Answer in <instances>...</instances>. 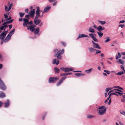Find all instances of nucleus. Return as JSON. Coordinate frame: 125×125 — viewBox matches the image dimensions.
Returning a JSON list of instances; mask_svg holds the SVG:
<instances>
[{
  "label": "nucleus",
  "mask_w": 125,
  "mask_h": 125,
  "mask_svg": "<svg viewBox=\"0 0 125 125\" xmlns=\"http://www.w3.org/2000/svg\"><path fill=\"white\" fill-rule=\"evenodd\" d=\"M92 68H91L87 70H85V72H86L88 73H90L92 71Z\"/></svg>",
  "instance_id": "nucleus-31"
},
{
  "label": "nucleus",
  "mask_w": 125,
  "mask_h": 125,
  "mask_svg": "<svg viewBox=\"0 0 125 125\" xmlns=\"http://www.w3.org/2000/svg\"><path fill=\"white\" fill-rule=\"evenodd\" d=\"M58 79V78L51 77L49 79V83H53L55 82L56 80Z\"/></svg>",
  "instance_id": "nucleus-7"
},
{
  "label": "nucleus",
  "mask_w": 125,
  "mask_h": 125,
  "mask_svg": "<svg viewBox=\"0 0 125 125\" xmlns=\"http://www.w3.org/2000/svg\"><path fill=\"white\" fill-rule=\"evenodd\" d=\"M6 35V33L5 32V31L2 32L0 35V39H1L2 41H3Z\"/></svg>",
  "instance_id": "nucleus-6"
},
{
  "label": "nucleus",
  "mask_w": 125,
  "mask_h": 125,
  "mask_svg": "<svg viewBox=\"0 0 125 125\" xmlns=\"http://www.w3.org/2000/svg\"><path fill=\"white\" fill-rule=\"evenodd\" d=\"M97 33L98 34L99 37V38H101L102 37L103 34V33L101 32H97Z\"/></svg>",
  "instance_id": "nucleus-27"
},
{
  "label": "nucleus",
  "mask_w": 125,
  "mask_h": 125,
  "mask_svg": "<svg viewBox=\"0 0 125 125\" xmlns=\"http://www.w3.org/2000/svg\"><path fill=\"white\" fill-rule=\"evenodd\" d=\"M97 29L99 31L101 32L102 31L104 30L105 29V28L104 27H102L100 25L97 27Z\"/></svg>",
  "instance_id": "nucleus-13"
},
{
  "label": "nucleus",
  "mask_w": 125,
  "mask_h": 125,
  "mask_svg": "<svg viewBox=\"0 0 125 125\" xmlns=\"http://www.w3.org/2000/svg\"><path fill=\"white\" fill-rule=\"evenodd\" d=\"M109 37H108L107 39L105 40V42H107L110 41V40L109 39Z\"/></svg>",
  "instance_id": "nucleus-38"
},
{
  "label": "nucleus",
  "mask_w": 125,
  "mask_h": 125,
  "mask_svg": "<svg viewBox=\"0 0 125 125\" xmlns=\"http://www.w3.org/2000/svg\"><path fill=\"white\" fill-rule=\"evenodd\" d=\"M124 72L123 71H120L118 73H116L115 74L117 75H121L122 74H124Z\"/></svg>",
  "instance_id": "nucleus-28"
},
{
  "label": "nucleus",
  "mask_w": 125,
  "mask_h": 125,
  "mask_svg": "<svg viewBox=\"0 0 125 125\" xmlns=\"http://www.w3.org/2000/svg\"><path fill=\"white\" fill-rule=\"evenodd\" d=\"M13 21V19H12L11 21H8L3 23L2 24V25L0 27V29L2 30H4V31L5 30V29L8 27V25L7 24L11 23Z\"/></svg>",
  "instance_id": "nucleus-4"
},
{
  "label": "nucleus",
  "mask_w": 125,
  "mask_h": 125,
  "mask_svg": "<svg viewBox=\"0 0 125 125\" xmlns=\"http://www.w3.org/2000/svg\"><path fill=\"white\" fill-rule=\"evenodd\" d=\"M36 10L35 12L36 16L35 17L34 22L36 25H38L40 22L41 20L40 19H38V18L40 17L42 18L43 16V12H42L41 14H40V12H41L39 7H36Z\"/></svg>",
  "instance_id": "nucleus-1"
},
{
  "label": "nucleus",
  "mask_w": 125,
  "mask_h": 125,
  "mask_svg": "<svg viewBox=\"0 0 125 125\" xmlns=\"http://www.w3.org/2000/svg\"><path fill=\"white\" fill-rule=\"evenodd\" d=\"M4 18L5 19H7L8 17V15L5 14H4Z\"/></svg>",
  "instance_id": "nucleus-54"
},
{
  "label": "nucleus",
  "mask_w": 125,
  "mask_h": 125,
  "mask_svg": "<svg viewBox=\"0 0 125 125\" xmlns=\"http://www.w3.org/2000/svg\"><path fill=\"white\" fill-rule=\"evenodd\" d=\"M92 43L93 44L94 48L99 49H101V47L98 44L95 43L93 41H92Z\"/></svg>",
  "instance_id": "nucleus-9"
},
{
  "label": "nucleus",
  "mask_w": 125,
  "mask_h": 125,
  "mask_svg": "<svg viewBox=\"0 0 125 125\" xmlns=\"http://www.w3.org/2000/svg\"><path fill=\"white\" fill-rule=\"evenodd\" d=\"M120 67L121 69L123 70L124 71V72L125 73V70L124 67L122 65H121L120 66Z\"/></svg>",
  "instance_id": "nucleus-41"
},
{
  "label": "nucleus",
  "mask_w": 125,
  "mask_h": 125,
  "mask_svg": "<svg viewBox=\"0 0 125 125\" xmlns=\"http://www.w3.org/2000/svg\"><path fill=\"white\" fill-rule=\"evenodd\" d=\"M98 110V114L100 115H102L104 114L106 111V108L104 106L99 107Z\"/></svg>",
  "instance_id": "nucleus-3"
},
{
  "label": "nucleus",
  "mask_w": 125,
  "mask_h": 125,
  "mask_svg": "<svg viewBox=\"0 0 125 125\" xmlns=\"http://www.w3.org/2000/svg\"><path fill=\"white\" fill-rule=\"evenodd\" d=\"M23 25L24 27H27L29 26L28 23H26L24 22L23 23Z\"/></svg>",
  "instance_id": "nucleus-32"
},
{
  "label": "nucleus",
  "mask_w": 125,
  "mask_h": 125,
  "mask_svg": "<svg viewBox=\"0 0 125 125\" xmlns=\"http://www.w3.org/2000/svg\"><path fill=\"white\" fill-rule=\"evenodd\" d=\"M94 117V116L92 115H88L87 116V117L88 118H93Z\"/></svg>",
  "instance_id": "nucleus-37"
},
{
  "label": "nucleus",
  "mask_w": 125,
  "mask_h": 125,
  "mask_svg": "<svg viewBox=\"0 0 125 125\" xmlns=\"http://www.w3.org/2000/svg\"><path fill=\"white\" fill-rule=\"evenodd\" d=\"M4 107H8L10 105V101L9 100H7V101L4 102Z\"/></svg>",
  "instance_id": "nucleus-14"
},
{
  "label": "nucleus",
  "mask_w": 125,
  "mask_h": 125,
  "mask_svg": "<svg viewBox=\"0 0 125 125\" xmlns=\"http://www.w3.org/2000/svg\"><path fill=\"white\" fill-rule=\"evenodd\" d=\"M5 11L8 12V8L6 6L5 7Z\"/></svg>",
  "instance_id": "nucleus-51"
},
{
  "label": "nucleus",
  "mask_w": 125,
  "mask_h": 125,
  "mask_svg": "<svg viewBox=\"0 0 125 125\" xmlns=\"http://www.w3.org/2000/svg\"><path fill=\"white\" fill-rule=\"evenodd\" d=\"M53 51L55 53L57 52L54 56H55L58 59H59L61 58V55L63 53L64 50L63 49H62L61 50H59L58 51V49H54Z\"/></svg>",
  "instance_id": "nucleus-2"
},
{
  "label": "nucleus",
  "mask_w": 125,
  "mask_h": 125,
  "mask_svg": "<svg viewBox=\"0 0 125 125\" xmlns=\"http://www.w3.org/2000/svg\"><path fill=\"white\" fill-rule=\"evenodd\" d=\"M28 10L27 9H26L25 10V12L26 13H27L28 12Z\"/></svg>",
  "instance_id": "nucleus-63"
},
{
  "label": "nucleus",
  "mask_w": 125,
  "mask_h": 125,
  "mask_svg": "<svg viewBox=\"0 0 125 125\" xmlns=\"http://www.w3.org/2000/svg\"><path fill=\"white\" fill-rule=\"evenodd\" d=\"M11 17L10 16L8 18L6 19V21H11Z\"/></svg>",
  "instance_id": "nucleus-45"
},
{
  "label": "nucleus",
  "mask_w": 125,
  "mask_h": 125,
  "mask_svg": "<svg viewBox=\"0 0 125 125\" xmlns=\"http://www.w3.org/2000/svg\"><path fill=\"white\" fill-rule=\"evenodd\" d=\"M56 0H49V1L50 3H52L54 2Z\"/></svg>",
  "instance_id": "nucleus-53"
},
{
  "label": "nucleus",
  "mask_w": 125,
  "mask_h": 125,
  "mask_svg": "<svg viewBox=\"0 0 125 125\" xmlns=\"http://www.w3.org/2000/svg\"><path fill=\"white\" fill-rule=\"evenodd\" d=\"M125 22V21L124 20H122L120 21L119 22V23H123Z\"/></svg>",
  "instance_id": "nucleus-55"
},
{
  "label": "nucleus",
  "mask_w": 125,
  "mask_h": 125,
  "mask_svg": "<svg viewBox=\"0 0 125 125\" xmlns=\"http://www.w3.org/2000/svg\"><path fill=\"white\" fill-rule=\"evenodd\" d=\"M32 21H30L29 22H28V24L29 25H32Z\"/></svg>",
  "instance_id": "nucleus-50"
},
{
  "label": "nucleus",
  "mask_w": 125,
  "mask_h": 125,
  "mask_svg": "<svg viewBox=\"0 0 125 125\" xmlns=\"http://www.w3.org/2000/svg\"><path fill=\"white\" fill-rule=\"evenodd\" d=\"M13 6L12 3H11L9 7L8 12L11 9L12 7Z\"/></svg>",
  "instance_id": "nucleus-33"
},
{
  "label": "nucleus",
  "mask_w": 125,
  "mask_h": 125,
  "mask_svg": "<svg viewBox=\"0 0 125 125\" xmlns=\"http://www.w3.org/2000/svg\"><path fill=\"white\" fill-rule=\"evenodd\" d=\"M84 37H87L88 38L89 37L87 35L84 34H80L79 35V36L77 38V39H78L79 38Z\"/></svg>",
  "instance_id": "nucleus-12"
},
{
  "label": "nucleus",
  "mask_w": 125,
  "mask_h": 125,
  "mask_svg": "<svg viewBox=\"0 0 125 125\" xmlns=\"http://www.w3.org/2000/svg\"><path fill=\"white\" fill-rule=\"evenodd\" d=\"M111 99L110 98V100H109V102H108V105H110L111 103Z\"/></svg>",
  "instance_id": "nucleus-61"
},
{
  "label": "nucleus",
  "mask_w": 125,
  "mask_h": 125,
  "mask_svg": "<svg viewBox=\"0 0 125 125\" xmlns=\"http://www.w3.org/2000/svg\"><path fill=\"white\" fill-rule=\"evenodd\" d=\"M3 103H2L1 101H0V108L1 107Z\"/></svg>",
  "instance_id": "nucleus-58"
},
{
  "label": "nucleus",
  "mask_w": 125,
  "mask_h": 125,
  "mask_svg": "<svg viewBox=\"0 0 125 125\" xmlns=\"http://www.w3.org/2000/svg\"><path fill=\"white\" fill-rule=\"evenodd\" d=\"M116 93L115 92V93H110L109 95V97H110L112 95H115L116 94Z\"/></svg>",
  "instance_id": "nucleus-43"
},
{
  "label": "nucleus",
  "mask_w": 125,
  "mask_h": 125,
  "mask_svg": "<svg viewBox=\"0 0 125 125\" xmlns=\"http://www.w3.org/2000/svg\"><path fill=\"white\" fill-rule=\"evenodd\" d=\"M121 113L125 116V112L123 111L121 112Z\"/></svg>",
  "instance_id": "nucleus-56"
},
{
  "label": "nucleus",
  "mask_w": 125,
  "mask_h": 125,
  "mask_svg": "<svg viewBox=\"0 0 125 125\" xmlns=\"http://www.w3.org/2000/svg\"><path fill=\"white\" fill-rule=\"evenodd\" d=\"M60 70L63 71L65 72V68H64L63 67H61L60 68Z\"/></svg>",
  "instance_id": "nucleus-40"
},
{
  "label": "nucleus",
  "mask_w": 125,
  "mask_h": 125,
  "mask_svg": "<svg viewBox=\"0 0 125 125\" xmlns=\"http://www.w3.org/2000/svg\"><path fill=\"white\" fill-rule=\"evenodd\" d=\"M66 75V73H61L60 74V76H65Z\"/></svg>",
  "instance_id": "nucleus-52"
},
{
  "label": "nucleus",
  "mask_w": 125,
  "mask_h": 125,
  "mask_svg": "<svg viewBox=\"0 0 125 125\" xmlns=\"http://www.w3.org/2000/svg\"><path fill=\"white\" fill-rule=\"evenodd\" d=\"M98 22L100 23L102 25L106 23V22L105 21H102L100 20H98Z\"/></svg>",
  "instance_id": "nucleus-29"
},
{
  "label": "nucleus",
  "mask_w": 125,
  "mask_h": 125,
  "mask_svg": "<svg viewBox=\"0 0 125 125\" xmlns=\"http://www.w3.org/2000/svg\"><path fill=\"white\" fill-rule=\"evenodd\" d=\"M5 96V94L2 91H0V98H2Z\"/></svg>",
  "instance_id": "nucleus-19"
},
{
  "label": "nucleus",
  "mask_w": 125,
  "mask_h": 125,
  "mask_svg": "<svg viewBox=\"0 0 125 125\" xmlns=\"http://www.w3.org/2000/svg\"><path fill=\"white\" fill-rule=\"evenodd\" d=\"M88 31L89 32L94 33L95 32V31L94 29L90 27L89 28Z\"/></svg>",
  "instance_id": "nucleus-25"
},
{
  "label": "nucleus",
  "mask_w": 125,
  "mask_h": 125,
  "mask_svg": "<svg viewBox=\"0 0 125 125\" xmlns=\"http://www.w3.org/2000/svg\"><path fill=\"white\" fill-rule=\"evenodd\" d=\"M54 69L56 73H59L60 70L57 67L54 68Z\"/></svg>",
  "instance_id": "nucleus-26"
},
{
  "label": "nucleus",
  "mask_w": 125,
  "mask_h": 125,
  "mask_svg": "<svg viewBox=\"0 0 125 125\" xmlns=\"http://www.w3.org/2000/svg\"><path fill=\"white\" fill-rule=\"evenodd\" d=\"M24 22L26 23H28L29 20L27 19L26 18H24L23 19Z\"/></svg>",
  "instance_id": "nucleus-34"
},
{
  "label": "nucleus",
  "mask_w": 125,
  "mask_h": 125,
  "mask_svg": "<svg viewBox=\"0 0 125 125\" xmlns=\"http://www.w3.org/2000/svg\"><path fill=\"white\" fill-rule=\"evenodd\" d=\"M103 74L104 76H107V74L106 73H103Z\"/></svg>",
  "instance_id": "nucleus-64"
},
{
  "label": "nucleus",
  "mask_w": 125,
  "mask_h": 125,
  "mask_svg": "<svg viewBox=\"0 0 125 125\" xmlns=\"http://www.w3.org/2000/svg\"><path fill=\"white\" fill-rule=\"evenodd\" d=\"M88 49L89 51L91 52H93L95 51V49H94L93 47V48L91 47H89Z\"/></svg>",
  "instance_id": "nucleus-20"
},
{
  "label": "nucleus",
  "mask_w": 125,
  "mask_h": 125,
  "mask_svg": "<svg viewBox=\"0 0 125 125\" xmlns=\"http://www.w3.org/2000/svg\"><path fill=\"white\" fill-rule=\"evenodd\" d=\"M72 73H66V75H67L69 74H72Z\"/></svg>",
  "instance_id": "nucleus-57"
},
{
  "label": "nucleus",
  "mask_w": 125,
  "mask_h": 125,
  "mask_svg": "<svg viewBox=\"0 0 125 125\" xmlns=\"http://www.w3.org/2000/svg\"><path fill=\"white\" fill-rule=\"evenodd\" d=\"M115 92L116 93L118 94H119L120 95H123L122 93H121L119 92L115 91Z\"/></svg>",
  "instance_id": "nucleus-46"
},
{
  "label": "nucleus",
  "mask_w": 125,
  "mask_h": 125,
  "mask_svg": "<svg viewBox=\"0 0 125 125\" xmlns=\"http://www.w3.org/2000/svg\"><path fill=\"white\" fill-rule=\"evenodd\" d=\"M109 98L110 97H109L108 98H107V99L105 100L104 102L105 103H106L107 101L109 100Z\"/></svg>",
  "instance_id": "nucleus-60"
},
{
  "label": "nucleus",
  "mask_w": 125,
  "mask_h": 125,
  "mask_svg": "<svg viewBox=\"0 0 125 125\" xmlns=\"http://www.w3.org/2000/svg\"><path fill=\"white\" fill-rule=\"evenodd\" d=\"M104 72L106 73L107 74H109L110 73V72L109 71H107V70H104Z\"/></svg>",
  "instance_id": "nucleus-36"
},
{
  "label": "nucleus",
  "mask_w": 125,
  "mask_h": 125,
  "mask_svg": "<svg viewBox=\"0 0 125 125\" xmlns=\"http://www.w3.org/2000/svg\"><path fill=\"white\" fill-rule=\"evenodd\" d=\"M119 62H120V63L121 64H122L123 65L124 64L123 62L121 59H119Z\"/></svg>",
  "instance_id": "nucleus-44"
},
{
  "label": "nucleus",
  "mask_w": 125,
  "mask_h": 125,
  "mask_svg": "<svg viewBox=\"0 0 125 125\" xmlns=\"http://www.w3.org/2000/svg\"><path fill=\"white\" fill-rule=\"evenodd\" d=\"M50 8L51 7H50L47 6L45 7L44 8L43 12V13H45L48 12L49 11V10L50 9ZM42 12L41 11V12H40V13L41 12Z\"/></svg>",
  "instance_id": "nucleus-15"
},
{
  "label": "nucleus",
  "mask_w": 125,
  "mask_h": 125,
  "mask_svg": "<svg viewBox=\"0 0 125 125\" xmlns=\"http://www.w3.org/2000/svg\"><path fill=\"white\" fill-rule=\"evenodd\" d=\"M118 88L120 90H122L123 89V88H122L121 87L119 86H113V87L112 88Z\"/></svg>",
  "instance_id": "nucleus-35"
},
{
  "label": "nucleus",
  "mask_w": 125,
  "mask_h": 125,
  "mask_svg": "<svg viewBox=\"0 0 125 125\" xmlns=\"http://www.w3.org/2000/svg\"><path fill=\"white\" fill-rule=\"evenodd\" d=\"M19 14L20 17H22L25 14L24 13L21 12H19Z\"/></svg>",
  "instance_id": "nucleus-30"
},
{
  "label": "nucleus",
  "mask_w": 125,
  "mask_h": 125,
  "mask_svg": "<svg viewBox=\"0 0 125 125\" xmlns=\"http://www.w3.org/2000/svg\"><path fill=\"white\" fill-rule=\"evenodd\" d=\"M61 43L63 46H66V44L65 42H61Z\"/></svg>",
  "instance_id": "nucleus-49"
},
{
  "label": "nucleus",
  "mask_w": 125,
  "mask_h": 125,
  "mask_svg": "<svg viewBox=\"0 0 125 125\" xmlns=\"http://www.w3.org/2000/svg\"><path fill=\"white\" fill-rule=\"evenodd\" d=\"M30 16V15L29 14H28L27 15H26L25 16V18H28Z\"/></svg>",
  "instance_id": "nucleus-59"
},
{
  "label": "nucleus",
  "mask_w": 125,
  "mask_h": 125,
  "mask_svg": "<svg viewBox=\"0 0 125 125\" xmlns=\"http://www.w3.org/2000/svg\"><path fill=\"white\" fill-rule=\"evenodd\" d=\"M0 88L3 90H5L6 87L4 82L2 81L0 78Z\"/></svg>",
  "instance_id": "nucleus-5"
},
{
  "label": "nucleus",
  "mask_w": 125,
  "mask_h": 125,
  "mask_svg": "<svg viewBox=\"0 0 125 125\" xmlns=\"http://www.w3.org/2000/svg\"><path fill=\"white\" fill-rule=\"evenodd\" d=\"M89 35L90 37L92 38L93 39L94 41L96 42H98V40L96 38H95L94 35H95V34L91 33V34H89Z\"/></svg>",
  "instance_id": "nucleus-10"
},
{
  "label": "nucleus",
  "mask_w": 125,
  "mask_h": 125,
  "mask_svg": "<svg viewBox=\"0 0 125 125\" xmlns=\"http://www.w3.org/2000/svg\"><path fill=\"white\" fill-rule=\"evenodd\" d=\"M73 69L71 68H65V72H67L72 71Z\"/></svg>",
  "instance_id": "nucleus-18"
},
{
  "label": "nucleus",
  "mask_w": 125,
  "mask_h": 125,
  "mask_svg": "<svg viewBox=\"0 0 125 125\" xmlns=\"http://www.w3.org/2000/svg\"><path fill=\"white\" fill-rule=\"evenodd\" d=\"M15 30L14 29L13 30L11 31L10 33L8 34L11 36L14 33Z\"/></svg>",
  "instance_id": "nucleus-24"
},
{
  "label": "nucleus",
  "mask_w": 125,
  "mask_h": 125,
  "mask_svg": "<svg viewBox=\"0 0 125 125\" xmlns=\"http://www.w3.org/2000/svg\"><path fill=\"white\" fill-rule=\"evenodd\" d=\"M81 73H75L74 75L77 77H79L80 76Z\"/></svg>",
  "instance_id": "nucleus-39"
},
{
  "label": "nucleus",
  "mask_w": 125,
  "mask_h": 125,
  "mask_svg": "<svg viewBox=\"0 0 125 125\" xmlns=\"http://www.w3.org/2000/svg\"><path fill=\"white\" fill-rule=\"evenodd\" d=\"M57 2H55L53 4V6H55L56 5Z\"/></svg>",
  "instance_id": "nucleus-62"
},
{
  "label": "nucleus",
  "mask_w": 125,
  "mask_h": 125,
  "mask_svg": "<svg viewBox=\"0 0 125 125\" xmlns=\"http://www.w3.org/2000/svg\"><path fill=\"white\" fill-rule=\"evenodd\" d=\"M28 30H30L31 31H33L35 30V29L32 27V25H31L27 28Z\"/></svg>",
  "instance_id": "nucleus-17"
},
{
  "label": "nucleus",
  "mask_w": 125,
  "mask_h": 125,
  "mask_svg": "<svg viewBox=\"0 0 125 125\" xmlns=\"http://www.w3.org/2000/svg\"><path fill=\"white\" fill-rule=\"evenodd\" d=\"M39 28H36L35 30L34 31V33L35 35L38 34L39 32Z\"/></svg>",
  "instance_id": "nucleus-23"
},
{
  "label": "nucleus",
  "mask_w": 125,
  "mask_h": 125,
  "mask_svg": "<svg viewBox=\"0 0 125 125\" xmlns=\"http://www.w3.org/2000/svg\"><path fill=\"white\" fill-rule=\"evenodd\" d=\"M66 77H62L58 82L56 84V85L58 86L60 85L61 83H63L64 80L66 79Z\"/></svg>",
  "instance_id": "nucleus-8"
},
{
  "label": "nucleus",
  "mask_w": 125,
  "mask_h": 125,
  "mask_svg": "<svg viewBox=\"0 0 125 125\" xmlns=\"http://www.w3.org/2000/svg\"><path fill=\"white\" fill-rule=\"evenodd\" d=\"M11 38V36L8 34L3 41L4 42H6L9 41L10 39Z\"/></svg>",
  "instance_id": "nucleus-11"
},
{
  "label": "nucleus",
  "mask_w": 125,
  "mask_h": 125,
  "mask_svg": "<svg viewBox=\"0 0 125 125\" xmlns=\"http://www.w3.org/2000/svg\"><path fill=\"white\" fill-rule=\"evenodd\" d=\"M95 51H96V54L100 53H101V51L95 49Z\"/></svg>",
  "instance_id": "nucleus-42"
},
{
  "label": "nucleus",
  "mask_w": 125,
  "mask_h": 125,
  "mask_svg": "<svg viewBox=\"0 0 125 125\" xmlns=\"http://www.w3.org/2000/svg\"><path fill=\"white\" fill-rule=\"evenodd\" d=\"M121 56V55L120 54V52H118V55L116 54L115 56V58L116 60L118 59V58H120Z\"/></svg>",
  "instance_id": "nucleus-22"
},
{
  "label": "nucleus",
  "mask_w": 125,
  "mask_h": 125,
  "mask_svg": "<svg viewBox=\"0 0 125 125\" xmlns=\"http://www.w3.org/2000/svg\"><path fill=\"white\" fill-rule=\"evenodd\" d=\"M125 26L124 24H120L119 25V26L121 28H123Z\"/></svg>",
  "instance_id": "nucleus-47"
},
{
  "label": "nucleus",
  "mask_w": 125,
  "mask_h": 125,
  "mask_svg": "<svg viewBox=\"0 0 125 125\" xmlns=\"http://www.w3.org/2000/svg\"><path fill=\"white\" fill-rule=\"evenodd\" d=\"M35 13V9H33L32 10L30 11L29 12V13L30 14V15L31 16H33L34 14Z\"/></svg>",
  "instance_id": "nucleus-16"
},
{
  "label": "nucleus",
  "mask_w": 125,
  "mask_h": 125,
  "mask_svg": "<svg viewBox=\"0 0 125 125\" xmlns=\"http://www.w3.org/2000/svg\"><path fill=\"white\" fill-rule=\"evenodd\" d=\"M53 63L54 64H56L57 65H58L59 63V61L58 60L54 59L53 60Z\"/></svg>",
  "instance_id": "nucleus-21"
},
{
  "label": "nucleus",
  "mask_w": 125,
  "mask_h": 125,
  "mask_svg": "<svg viewBox=\"0 0 125 125\" xmlns=\"http://www.w3.org/2000/svg\"><path fill=\"white\" fill-rule=\"evenodd\" d=\"M9 26V30H10L12 27V25H8Z\"/></svg>",
  "instance_id": "nucleus-48"
}]
</instances>
